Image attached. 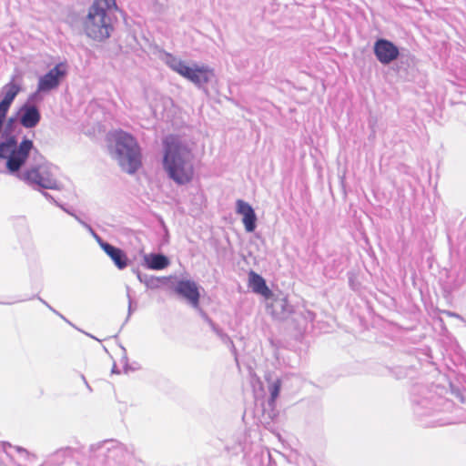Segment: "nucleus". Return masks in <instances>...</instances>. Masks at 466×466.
Instances as JSON below:
<instances>
[{
  "label": "nucleus",
  "instance_id": "nucleus-27",
  "mask_svg": "<svg viewBox=\"0 0 466 466\" xmlns=\"http://www.w3.org/2000/svg\"><path fill=\"white\" fill-rule=\"evenodd\" d=\"M122 351H123V356L120 360V362H121V364H123L125 372H127L130 370V368L128 366V358L127 355V351L124 347H122Z\"/></svg>",
  "mask_w": 466,
  "mask_h": 466
},
{
  "label": "nucleus",
  "instance_id": "nucleus-30",
  "mask_svg": "<svg viewBox=\"0 0 466 466\" xmlns=\"http://www.w3.org/2000/svg\"><path fill=\"white\" fill-rule=\"evenodd\" d=\"M39 300L45 304L51 311H53L54 313H56V315H58L60 318H62L64 320H66V322L69 323V321L62 315L60 314L59 312H57L54 308H52L46 301H45L43 299L41 298H38Z\"/></svg>",
  "mask_w": 466,
  "mask_h": 466
},
{
  "label": "nucleus",
  "instance_id": "nucleus-15",
  "mask_svg": "<svg viewBox=\"0 0 466 466\" xmlns=\"http://www.w3.org/2000/svg\"><path fill=\"white\" fill-rule=\"evenodd\" d=\"M18 117L20 124L25 128L36 127L41 120V114L38 107L30 103H25L19 112Z\"/></svg>",
  "mask_w": 466,
  "mask_h": 466
},
{
  "label": "nucleus",
  "instance_id": "nucleus-23",
  "mask_svg": "<svg viewBox=\"0 0 466 466\" xmlns=\"http://www.w3.org/2000/svg\"><path fill=\"white\" fill-rule=\"evenodd\" d=\"M164 62L169 68L180 76H183L188 66L183 60L169 53H165Z\"/></svg>",
  "mask_w": 466,
  "mask_h": 466
},
{
  "label": "nucleus",
  "instance_id": "nucleus-18",
  "mask_svg": "<svg viewBox=\"0 0 466 466\" xmlns=\"http://www.w3.org/2000/svg\"><path fill=\"white\" fill-rule=\"evenodd\" d=\"M101 248L113 260L114 264L118 269H124L127 267L128 258L124 250L109 243H101Z\"/></svg>",
  "mask_w": 466,
  "mask_h": 466
},
{
  "label": "nucleus",
  "instance_id": "nucleus-13",
  "mask_svg": "<svg viewBox=\"0 0 466 466\" xmlns=\"http://www.w3.org/2000/svg\"><path fill=\"white\" fill-rule=\"evenodd\" d=\"M182 76L192 82L198 87L204 88L214 76V72L213 69L208 66L194 64L193 66L187 67Z\"/></svg>",
  "mask_w": 466,
  "mask_h": 466
},
{
  "label": "nucleus",
  "instance_id": "nucleus-26",
  "mask_svg": "<svg viewBox=\"0 0 466 466\" xmlns=\"http://www.w3.org/2000/svg\"><path fill=\"white\" fill-rule=\"evenodd\" d=\"M126 289H127V297L128 299L127 317L126 319V322H127L129 319L132 313L134 312V310L137 309V302H135L131 297V294H130L131 289L128 286H127Z\"/></svg>",
  "mask_w": 466,
  "mask_h": 466
},
{
  "label": "nucleus",
  "instance_id": "nucleus-33",
  "mask_svg": "<svg viewBox=\"0 0 466 466\" xmlns=\"http://www.w3.org/2000/svg\"><path fill=\"white\" fill-rule=\"evenodd\" d=\"M42 193H43V196H44L46 199H48V200H50V201H54V202H55V199L53 198V197H52L49 193L45 192V191H43Z\"/></svg>",
  "mask_w": 466,
  "mask_h": 466
},
{
  "label": "nucleus",
  "instance_id": "nucleus-12",
  "mask_svg": "<svg viewBox=\"0 0 466 466\" xmlns=\"http://www.w3.org/2000/svg\"><path fill=\"white\" fill-rule=\"evenodd\" d=\"M21 90V86L19 84L14 82V80L10 81L6 85H5L0 93V132L3 129V126L7 115V112Z\"/></svg>",
  "mask_w": 466,
  "mask_h": 466
},
{
  "label": "nucleus",
  "instance_id": "nucleus-14",
  "mask_svg": "<svg viewBox=\"0 0 466 466\" xmlns=\"http://www.w3.org/2000/svg\"><path fill=\"white\" fill-rule=\"evenodd\" d=\"M177 294L187 299L194 308H198L200 294L196 282L188 279L177 281L174 288Z\"/></svg>",
  "mask_w": 466,
  "mask_h": 466
},
{
  "label": "nucleus",
  "instance_id": "nucleus-8",
  "mask_svg": "<svg viewBox=\"0 0 466 466\" xmlns=\"http://www.w3.org/2000/svg\"><path fill=\"white\" fill-rule=\"evenodd\" d=\"M35 149L31 139L24 137L18 145L16 138H15V146L6 161L8 173L19 179V175L23 172L22 167L25 165L26 161L29 159V162H32V155Z\"/></svg>",
  "mask_w": 466,
  "mask_h": 466
},
{
  "label": "nucleus",
  "instance_id": "nucleus-36",
  "mask_svg": "<svg viewBox=\"0 0 466 466\" xmlns=\"http://www.w3.org/2000/svg\"><path fill=\"white\" fill-rule=\"evenodd\" d=\"M96 241L99 243V245L101 246V243H106L99 236L96 237Z\"/></svg>",
  "mask_w": 466,
  "mask_h": 466
},
{
  "label": "nucleus",
  "instance_id": "nucleus-21",
  "mask_svg": "<svg viewBox=\"0 0 466 466\" xmlns=\"http://www.w3.org/2000/svg\"><path fill=\"white\" fill-rule=\"evenodd\" d=\"M201 316L204 320L209 325L213 332L219 338V339L227 345L230 351L236 356L237 350L231 338L224 332L208 316L207 313L201 310Z\"/></svg>",
  "mask_w": 466,
  "mask_h": 466
},
{
  "label": "nucleus",
  "instance_id": "nucleus-7",
  "mask_svg": "<svg viewBox=\"0 0 466 466\" xmlns=\"http://www.w3.org/2000/svg\"><path fill=\"white\" fill-rule=\"evenodd\" d=\"M89 451L94 457L104 456L107 466L124 463L132 454L125 445L115 440H106L95 444H91Z\"/></svg>",
  "mask_w": 466,
  "mask_h": 466
},
{
  "label": "nucleus",
  "instance_id": "nucleus-24",
  "mask_svg": "<svg viewBox=\"0 0 466 466\" xmlns=\"http://www.w3.org/2000/svg\"><path fill=\"white\" fill-rule=\"evenodd\" d=\"M133 272L137 275L138 280L141 283H144L147 288L155 289L160 287V285L163 283V279L161 278L149 276L147 274H143L139 271L138 268H134Z\"/></svg>",
  "mask_w": 466,
  "mask_h": 466
},
{
  "label": "nucleus",
  "instance_id": "nucleus-19",
  "mask_svg": "<svg viewBox=\"0 0 466 466\" xmlns=\"http://www.w3.org/2000/svg\"><path fill=\"white\" fill-rule=\"evenodd\" d=\"M76 451V449L68 446L58 449L48 456L46 463L49 466H62L67 460L73 458Z\"/></svg>",
  "mask_w": 466,
  "mask_h": 466
},
{
  "label": "nucleus",
  "instance_id": "nucleus-40",
  "mask_svg": "<svg viewBox=\"0 0 466 466\" xmlns=\"http://www.w3.org/2000/svg\"><path fill=\"white\" fill-rule=\"evenodd\" d=\"M81 224L86 228V225H88L87 223H86L85 221H82Z\"/></svg>",
  "mask_w": 466,
  "mask_h": 466
},
{
  "label": "nucleus",
  "instance_id": "nucleus-35",
  "mask_svg": "<svg viewBox=\"0 0 466 466\" xmlns=\"http://www.w3.org/2000/svg\"><path fill=\"white\" fill-rule=\"evenodd\" d=\"M120 371L117 370L116 364H114L113 368H112V373H116L118 374Z\"/></svg>",
  "mask_w": 466,
  "mask_h": 466
},
{
  "label": "nucleus",
  "instance_id": "nucleus-6",
  "mask_svg": "<svg viewBox=\"0 0 466 466\" xmlns=\"http://www.w3.org/2000/svg\"><path fill=\"white\" fill-rule=\"evenodd\" d=\"M257 437L255 431H239L232 438V444H227L226 448L234 455L243 454L244 459H249L254 454L255 456L260 453L261 457L265 455L269 459L270 453L268 451H263L261 446L254 441Z\"/></svg>",
  "mask_w": 466,
  "mask_h": 466
},
{
  "label": "nucleus",
  "instance_id": "nucleus-5",
  "mask_svg": "<svg viewBox=\"0 0 466 466\" xmlns=\"http://www.w3.org/2000/svg\"><path fill=\"white\" fill-rule=\"evenodd\" d=\"M116 153L121 167L128 173H135L141 166L140 150L136 139L120 131L116 137Z\"/></svg>",
  "mask_w": 466,
  "mask_h": 466
},
{
  "label": "nucleus",
  "instance_id": "nucleus-31",
  "mask_svg": "<svg viewBox=\"0 0 466 466\" xmlns=\"http://www.w3.org/2000/svg\"><path fill=\"white\" fill-rule=\"evenodd\" d=\"M39 93L37 90L36 92L31 94L28 97V100L25 102V103H30V104H33L35 101L37 100L38 98V96H39Z\"/></svg>",
  "mask_w": 466,
  "mask_h": 466
},
{
  "label": "nucleus",
  "instance_id": "nucleus-9",
  "mask_svg": "<svg viewBox=\"0 0 466 466\" xmlns=\"http://www.w3.org/2000/svg\"><path fill=\"white\" fill-rule=\"evenodd\" d=\"M281 381L279 379L268 385L269 398L266 403L262 404L261 415L259 417L260 423L267 429L271 427L279 415V410L276 409V400L279 395Z\"/></svg>",
  "mask_w": 466,
  "mask_h": 466
},
{
  "label": "nucleus",
  "instance_id": "nucleus-32",
  "mask_svg": "<svg viewBox=\"0 0 466 466\" xmlns=\"http://www.w3.org/2000/svg\"><path fill=\"white\" fill-rule=\"evenodd\" d=\"M86 228L91 233V235L96 238V237L98 236L96 231L92 228V227L90 225H86Z\"/></svg>",
  "mask_w": 466,
  "mask_h": 466
},
{
  "label": "nucleus",
  "instance_id": "nucleus-39",
  "mask_svg": "<svg viewBox=\"0 0 466 466\" xmlns=\"http://www.w3.org/2000/svg\"><path fill=\"white\" fill-rule=\"evenodd\" d=\"M81 224L86 228V225H88L87 223H86L85 221H82Z\"/></svg>",
  "mask_w": 466,
  "mask_h": 466
},
{
  "label": "nucleus",
  "instance_id": "nucleus-28",
  "mask_svg": "<svg viewBox=\"0 0 466 466\" xmlns=\"http://www.w3.org/2000/svg\"><path fill=\"white\" fill-rule=\"evenodd\" d=\"M10 447V448H14L18 453H21V454H25L26 456L29 455V452L27 450H25V448L23 447H20V446H12L10 443L8 442H5L4 443V448L5 449V447Z\"/></svg>",
  "mask_w": 466,
  "mask_h": 466
},
{
  "label": "nucleus",
  "instance_id": "nucleus-4",
  "mask_svg": "<svg viewBox=\"0 0 466 466\" xmlns=\"http://www.w3.org/2000/svg\"><path fill=\"white\" fill-rule=\"evenodd\" d=\"M56 172L57 167L48 162L38 149H35L32 162H29L23 169L19 179L38 191L43 189L59 190L61 184L57 180Z\"/></svg>",
  "mask_w": 466,
  "mask_h": 466
},
{
  "label": "nucleus",
  "instance_id": "nucleus-10",
  "mask_svg": "<svg viewBox=\"0 0 466 466\" xmlns=\"http://www.w3.org/2000/svg\"><path fill=\"white\" fill-rule=\"evenodd\" d=\"M67 69L66 63H59L51 68L46 74L40 76L37 84L38 92H49L60 85L62 79L66 76Z\"/></svg>",
  "mask_w": 466,
  "mask_h": 466
},
{
  "label": "nucleus",
  "instance_id": "nucleus-37",
  "mask_svg": "<svg viewBox=\"0 0 466 466\" xmlns=\"http://www.w3.org/2000/svg\"><path fill=\"white\" fill-rule=\"evenodd\" d=\"M74 217L76 218V219L81 224V222L83 221L81 218H79L77 216L74 215Z\"/></svg>",
  "mask_w": 466,
  "mask_h": 466
},
{
  "label": "nucleus",
  "instance_id": "nucleus-22",
  "mask_svg": "<svg viewBox=\"0 0 466 466\" xmlns=\"http://www.w3.org/2000/svg\"><path fill=\"white\" fill-rule=\"evenodd\" d=\"M144 261L147 268L154 270L164 269L169 265L168 258L160 253L145 255Z\"/></svg>",
  "mask_w": 466,
  "mask_h": 466
},
{
  "label": "nucleus",
  "instance_id": "nucleus-2",
  "mask_svg": "<svg viewBox=\"0 0 466 466\" xmlns=\"http://www.w3.org/2000/svg\"><path fill=\"white\" fill-rule=\"evenodd\" d=\"M163 147L162 166L168 178L177 186L189 184L195 175L192 148L177 136L167 137Z\"/></svg>",
  "mask_w": 466,
  "mask_h": 466
},
{
  "label": "nucleus",
  "instance_id": "nucleus-11",
  "mask_svg": "<svg viewBox=\"0 0 466 466\" xmlns=\"http://www.w3.org/2000/svg\"><path fill=\"white\" fill-rule=\"evenodd\" d=\"M373 52L378 61L382 65H390L400 56L398 46L385 38H379L375 41Z\"/></svg>",
  "mask_w": 466,
  "mask_h": 466
},
{
  "label": "nucleus",
  "instance_id": "nucleus-38",
  "mask_svg": "<svg viewBox=\"0 0 466 466\" xmlns=\"http://www.w3.org/2000/svg\"><path fill=\"white\" fill-rule=\"evenodd\" d=\"M82 379L84 380V381L86 382V386L88 389H90L89 385L87 384V382L86 381V379H85V376H82Z\"/></svg>",
  "mask_w": 466,
  "mask_h": 466
},
{
  "label": "nucleus",
  "instance_id": "nucleus-25",
  "mask_svg": "<svg viewBox=\"0 0 466 466\" xmlns=\"http://www.w3.org/2000/svg\"><path fill=\"white\" fill-rule=\"evenodd\" d=\"M15 137L10 136L5 141L0 142V158L8 159L15 146Z\"/></svg>",
  "mask_w": 466,
  "mask_h": 466
},
{
  "label": "nucleus",
  "instance_id": "nucleus-34",
  "mask_svg": "<svg viewBox=\"0 0 466 466\" xmlns=\"http://www.w3.org/2000/svg\"><path fill=\"white\" fill-rule=\"evenodd\" d=\"M451 316H453V317H456V318L460 319H461V320H462V321L465 323V325H466V319H465L464 318H462L461 316H460L459 314H457V313H451Z\"/></svg>",
  "mask_w": 466,
  "mask_h": 466
},
{
  "label": "nucleus",
  "instance_id": "nucleus-3",
  "mask_svg": "<svg viewBox=\"0 0 466 466\" xmlns=\"http://www.w3.org/2000/svg\"><path fill=\"white\" fill-rule=\"evenodd\" d=\"M117 9L116 0H93L82 18L84 34L96 42H105L114 32Z\"/></svg>",
  "mask_w": 466,
  "mask_h": 466
},
{
  "label": "nucleus",
  "instance_id": "nucleus-1",
  "mask_svg": "<svg viewBox=\"0 0 466 466\" xmlns=\"http://www.w3.org/2000/svg\"><path fill=\"white\" fill-rule=\"evenodd\" d=\"M444 388L422 384L411 389L410 401L414 416L423 427H437L451 423L442 418H437L441 411L451 407V402L441 396Z\"/></svg>",
  "mask_w": 466,
  "mask_h": 466
},
{
  "label": "nucleus",
  "instance_id": "nucleus-20",
  "mask_svg": "<svg viewBox=\"0 0 466 466\" xmlns=\"http://www.w3.org/2000/svg\"><path fill=\"white\" fill-rule=\"evenodd\" d=\"M248 287L254 293L268 298L271 295V290L266 284V280L258 273L251 270L248 273Z\"/></svg>",
  "mask_w": 466,
  "mask_h": 466
},
{
  "label": "nucleus",
  "instance_id": "nucleus-29",
  "mask_svg": "<svg viewBox=\"0 0 466 466\" xmlns=\"http://www.w3.org/2000/svg\"><path fill=\"white\" fill-rule=\"evenodd\" d=\"M15 123H16V118L15 117L8 118V120L6 122V125H5V133H11L13 131V127L15 125Z\"/></svg>",
  "mask_w": 466,
  "mask_h": 466
},
{
  "label": "nucleus",
  "instance_id": "nucleus-17",
  "mask_svg": "<svg viewBox=\"0 0 466 466\" xmlns=\"http://www.w3.org/2000/svg\"><path fill=\"white\" fill-rule=\"evenodd\" d=\"M237 212L242 216V222L247 232H253L257 227V215L253 208L246 201L238 199L236 203Z\"/></svg>",
  "mask_w": 466,
  "mask_h": 466
},
{
  "label": "nucleus",
  "instance_id": "nucleus-16",
  "mask_svg": "<svg viewBox=\"0 0 466 466\" xmlns=\"http://www.w3.org/2000/svg\"><path fill=\"white\" fill-rule=\"evenodd\" d=\"M237 212L242 216V222L247 232H253L257 227V215L253 208L246 201L238 199L236 203Z\"/></svg>",
  "mask_w": 466,
  "mask_h": 466
}]
</instances>
